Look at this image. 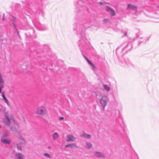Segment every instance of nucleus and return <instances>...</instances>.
<instances>
[{
    "label": "nucleus",
    "instance_id": "15",
    "mask_svg": "<svg viewBox=\"0 0 159 159\" xmlns=\"http://www.w3.org/2000/svg\"><path fill=\"white\" fill-rule=\"evenodd\" d=\"M92 147V144L91 143L89 142L86 143V148L89 149L91 148Z\"/></svg>",
    "mask_w": 159,
    "mask_h": 159
},
{
    "label": "nucleus",
    "instance_id": "28",
    "mask_svg": "<svg viewBox=\"0 0 159 159\" xmlns=\"http://www.w3.org/2000/svg\"><path fill=\"white\" fill-rule=\"evenodd\" d=\"M93 67V69H96V66L94 65V66Z\"/></svg>",
    "mask_w": 159,
    "mask_h": 159
},
{
    "label": "nucleus",
    "instance_id": "6",
    "mask_svg": "<svg viewBox=\"0 0 159 159\" xmlns=\"http://www.w3.org/2000/svg\"><path fill=\"white\" fill-rule=\"evenodd\" d=\"M68 139L66 140L67 141H74L75 139V138L72 135H69L67 136Z\"/></svg>",
    "mask_w": 159,
    "mask_h": 159
},
{
    "label": "nucleus",
    "instance_id": "23",
    "mask_svg": "<svg viewBox=\"0 0 159 159\" xmlns=\"http://www.w3.org/2000/svg\"><path fill=\"white\" fill-rule=\"evenodd\" d=\"M4 88L3 85H2V86H0V93H1L2 92V88Z\"/></svg>",
    "mask_w": 159,
    "mask_h": 159
},
{
    "label": "nucleus",
    "instance_id": "24",
    "mask_svg": "<svg viewBox=\"0 0 159 159\" xmlns=\"http://www.w3.org/2000/svg\"><path fill=\"white\" fill-rule=\"evenodd\" d=\"M59 119L60 120H63L64 119V118L63 117H60Z\"/></svg>",
    "mask_w": 159,
    "mask_h": 159
},
{
    "label": "nucleus",
    "instance_id": "12",
    "mask_svg": "<svg viewBox=\"0 0 159 159\" xmlns=\"http://www.w3.org/2000/svg\"><path fill=\"white\" fill-rule=\"evenodd\" d=\"M2 98H3V100H4L5 102L7 104H8L9 103V102L8 101V100H7V98L5 97V95L4 94V93H2Z\"/></svg>",
    "mask_w": 159,
    "mask_h": 159
},
{
    "label": "nucleus",
    "instance_id": "14",
    "mask_svg": "<svg viewBox=\"0 0 159 159\" xmlns=\"http://www.w3.org/2000/svg\"><path fill=\"white\" fill-rule=\"evenodd\" d=\"M113 10L110 7H106V10L110 14L111 13V11H113Z\"/></svg>",
    "mask_w": 159,
    "mask_h": 159
},
{
    "label": "nucleus",
    "instance_id": "27",
    "mask_svg": "<svg viewBox=\"0 0 159 159\" xmlns=\"http://www.w3.org/2000/svg\"><path fill=\"white\" fill-rule=\"evenodd\" d=\"M4 15H5V14H3V17L2 19V20H4Z\"/></svg>",
    "mask_w": 159,
    "mask_h": 159
},
{
    "label": "nucleus",
    "instance_id": "16",
    "mask_svg": "<svg viewBox=\"0 0 159 159\" xmlns=\"http://www.w3.org/2000/svg\"><path fill=\"white\" fill-rule=\"evenodd\" d=\"M4 81L3 80L2 77L1 75H0V85L2 86V85H3V83Z\"/></svg>",
    "mask_w": 159,
    "mask_h": 159
},
{
    "label": "nucleus",
    "instance_id": "13",
    "mask_svg": "<svg viewBox=\"0 0 159 159\" xmlns=\"http://www.w3.org/2000/svg\"><path fill=\"white\" fill-rule=\"evenodd\" d=\"M103 86L104 89L106 91H109L110 90V87L108 86L107 85L103 84Z\"/></svg>",
    "mask_w": 159,
    "mask_h": 159
},
{
    "label": "nucleus",
    "instance_id": "19",
    "mask_svg": "<svg viewBox=\"0 0 159 159\" xmlns=\"http://www.w3.org/2000/svg\"><path fill=\"white\" fill-rule=\"evenodd\" d=\"M95 155L98 157H101V154L99 152H96L94 153Z\"/></svg>",
    "mask_w": 159,
    "mask_h": 159
},
{
    "label": "nucleus",
    "instance_id": "25",
    "mask_svg": "<svg viewBox=\"0 0 159 159\" xmlns=\"http://www.w3.org/2000/svg\"><path fill=\"white\" fill-rule=\"evenodd\" d=\"M7 136V134L6 133H4L3 134V136H2V137H3L4 138H5V137L6 136Z\"/></svg>",
    "mask_w": 159,
    "mask_h": 159
},
{
    "label": "nucleus",
    "instance_id": "22",
    "mask_svg": "<svg viewBox=\"0 0 159 159\" xmlns=\"http://www.w3.org/2000/svg\"><path fill=\"white\" fill-rule=\"evenodd\" d=\"M99 4L101 5H104L105 4V3L104 2H99Z\"/></svg>",
    "mask_w": 159,
    "mask_h": 159
},
{
    "label": "nucleus",
    "instance_id": "10",
    "mask_svg": "<svg viewBox=\"0 0 159 159\" xmlns=\"http://www.w3.org/2000/svg\"><path fill=\"white\" fill-rule=\"evenodd\" d=\"M59 137V135L57 133H54L52 134V137L54 140H56Z\"/></svg>",
    "mask_w": 159,
    "mask_h": 159
},
{
    "label": "nucleus",
    "instance_id": "9",
    "mask_svg": "<svg viewBox=\"0 0 159 159\" xmlns=\"http://www.w3.org/2000/svg\"><path fill=\"white\" fill-rule=\"evenodd\" d=\"M16 156L18 159H24V156L19 153H17L16 154Z\"/></svg>",
    "mask_w": 159,
    "mask_h": 159
},
{
    "label": "nucleus",
    "instance_id": "8",
    "mask_svg": "<svg viewBox=\"0 0 159 159\" xmlns=\"http://www.w3.org/2000/svg\"><path fill=\"white\" fill-rule=\"evenodd\" d=\"M70 147L73 148H77V146H76L75 144H66L65 146V148H67V147Z\"/></svg>",
    "mask_w": 159,
    "mask_h": 159
},
{
    "label": "nucleus",
    "instance_id": "3",
    "mask_svg": "<svg viewBox=\"0 0 159 159\" xmlns=\"http://www.w3.org/2000/svg\"><path fill=\"white\" fill-rule=\"evenodd\" d=\"M1 142L4 144H9L11 141L9 139L2 137L1 139Z\"/></svg>",
    "mask_w": 159,
    "mask_h": 159
},
{
    "label": "nucleus",
    "instance_id": "17",
    "mask_svg": "<svg viewBox=\"0 0 159 159\" xmlns=\"http://www.w3.org/2000/svg\"><path fill=\"white\" fill-rule=\"evenodd\" d=\"M21 67L23 69H25L27 68V65L25 63H24L21 64Z\"/></svg>",
    "mask_w": 159,
    "mask_h": 159
},
{
    "label": "nucleus",
    "instance_id": "7",
    "mask_svg": "<svg viewBox=\"0 0 159 159\" xmlns=\"http://www.w3.org/2000/svg\"><path fill=\"white\" fill-rule=\"evenodd\" d=\"M81 137H84L85 138L89 139L91 138V135L89 134H88L85 133H84L83 134L81 135Z\"/></svg>",
    "mask_w": 159,
    "mask_h": 159
},
{
    "label": "nucleus",
    "instance_id": "18",
    "mask_svg": "<svg viewBox=\"0 0 159 159\" xmlns=\"http://www.w3.org/2000/svg\"><path fill=\"white\" fill-rule=\"evenodd\" d=\"M110 14H111L112 16H114L116 15V14L115 11L113 10V11H111V13Z\"/></svg>",
    "mask_w": 159,
    "mask_h": 159
},
{
    "label": "nucleus",
    "instance_id": "5",
    "mask_svg": "<svg viewBox=\"0 0 159 159\" xmlns=\"http://www.w3.org/2000/svg\"><path fill=\"white\" fill-rule=\"evenodd\" d=\"M25 140L22 136H21L18 140V143L17 144L18 145H21L25 143Z\"/></svg>",
    "mask_w": 159,
    "mask_h": 159
},
{
    "label": "nucleus",
    "instance_id": "20",
    "mask_svg": "<svg viewBox=\"0 0 159 159\" xmlns=\"http://www.w3.org/2000/svg\"><path fill=\"white\" fill-rule=\"evenodd\" d=\"M44 155L46 157H48V158L50 157V156L48 153H45L44 154Z\"/></svg>",
    "mask_w": 159,
    "mask_h": 159
},
{
    "label": "nucleus",
    "instance_id": "1",
    "mask_svg": "<svg viewBox=\"0 0 159 159\" xmlns=\"http://www.w3.org/2000/svg\"><path fill=\"white\" fill-rule=\"evenodd\" d=\"M36 113L39 115L43 116L47 113V110L44 106H42L37 109Z\"/></svg>",
    "mask_w": 159,
    "mask_h": 159
},
{
    "label": "nucleus",
    "instance_id": "21",
    "mask_svg": "<svg viewBox=\"0 0 159 159\" xmlns=\"http://www.w3.org/2000/svg\"><path fill=\"white\" fill-rule=\"evenodd\" d=\"M17 148L19 150H21V147L20 146V145H18V144H17Z\"/></svg>",
    "mask_w": 159,
    "mask_h": 159
},
{
    "label": "nucleus",
    "instance_id": "11",
    "mask_svg": "<svg viewBox=\"0 0 159 159\" xmlns=\"http://www.w3.org/2000/svg\"><path fill=\"white\" fill-rule=\"evenodd\" d=\"M83 56L84 58L88 61L89 64L92 67H94V65L91 62H90V61L89 60V59L84 55Z\"/></svg>",
    "mask_w": 159,
    "mask_h": 159
},
{
    "label": "nucleus",
    "instance_id": "4",
    "mask_svg": "<svg viewBox=\"0 0 159 159\" xmlns=\"http://www.w3.org/2000/svg\"><path fill=\"white\" fill-rule=\"evenodd\" d=\"M131 9L135 11L136 12H137V7L136 6L129 4L128 5L127 9Z\"/></svg>",
    "mask_w": 159,
    "mask_h": 159
},
{
    "label": "nucleus",
    "instance_id": "2",
    "mask_svg": "<svg viewBox=\"0 0 159 159\" xmlns=\"http://www.w3.org/2000/svg\"><path fill=\"white\" fill-rule=\"evenodd\" d=\"M107 99L106 96H102L100 100V102L104 108L107 105Z\"/></svg>",
    "mask_w": 159,
    "mask_h": 159
},
{
    "label": "nucleus",
    "instance_id": "26",
    "mask_svg": "<svg viewBox=\"0 0 159 159\" xmlns=\"http://www.w3.org/2000/svg\"><path fill=\"white\" fill-rule=\"evenodd\" d=\"M7 118L8 123H10V119H9L8 117H7Z\"/></svg>",
    "mask_w": 159,
    "mask_h": 159
}]
</instances>
